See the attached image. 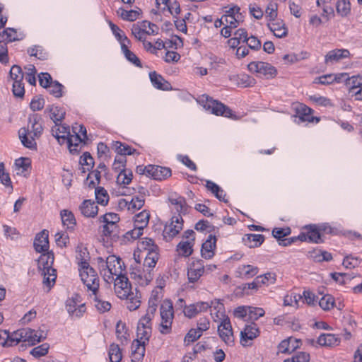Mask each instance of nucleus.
<instances>
[{
  "instance_id": "nucleus-49",
  "label": "nucleus",
  "mask_w": 362,
  "mask_h": 362,
  "mask_svg": "<svg viewBox=\"0 0 362 362\" xmlns=\"http://www.w3.org/2000/svg\"><path fill=\"white\" fill-rule=\"evenodd\" d=\"M192 245L193 244L190 240L181 241L177 245V250L180 255L184 257H189L193 252Z\"/></svg>"
},
{
  "instance_id": "nucleus-30",
  "label": "nucleus",
  "mask_w": 362,
  "mask_h": 362,
  "mask_svg": "<svg viewBox=\"0 0 362 362\" xmlns=\"http://www.w3.org/2000/svg\"><path fill=\"white\" fill-rule=\"evenodd\" d=\"M317 343L321 346H335L340 343V339L334 334H321L317 339Z\"/></svg>"
},
{
  "instance_id": "nucleus-33",
  "label": "nucleus",
  "mask_w": 362,
  "mask_h": 362,
  "mask_svg": "<svg viewBox=\"0 0 362 362\" xmlns=\"http://www.w3.org/2000/svg\"><path fill=\"white\" fill-rule=\"evenodd\" d=\"M169 202L175 205V209L179 214H185L187 213L188 206L186 203L185 199L181 196L173 197L169 198Z\"/></svg>"
},
{
  "instance_id": "nucleus-62",
  "label": "nucleus",
  "mask_w": 362,
  "mask_h": 362,
  "mask_svg": "<svg viewBox=\"0 0 362 362\" xmlns=\"http://www.w3.org/2000/svg\"><path fill=\"white\" fill-rule=\"evenodd\" d=\"M259 281V284L262 286V285H269L274 284L276 281V274L274 273L268 272L263 275H260L256 277Z\"/></svg>"
},
{
  "instance_id": "nucleus-12",
  "label": "nucleus",
  "mask_w": 362,
  "mask_h": 362,
  "mask_svg": "<svg viewBox=\"0 0 362 362\" xmlns=\"http://www.w3.org/2000/svg\"><path fill=\"white\" fill-rule=\"evenodd\" d=\"M296 116L302 122H315L320 121V118L313 115V110L304 104L300 103L296 107Z\"/></svg>"
},
{
  "instance_id": "nucleus-3",
  "label": "nucleus",
  "mask_w": 362,
  "mask_h": 362,
  "mask_svg": "<svg viewBox=\"0 0 362 362\" xmlns=\"http://www.w3.org/2000/svg\"><path fill=\"white\" fill-rule=\"evenodd\" d=\"M198 103L201 104L204 109L210 111L214 115L228 118L233 117V111L231 109L221 102L214 100L207 95L204 94L201 95L198 99Z\"/></svg>"
},
{
  "instance_id": "nucleus-64",
  "label": "nucleus",
  "mask_w": 362,
  "mask_h": 362,
  "mask_svg": "<svg viewBox=\"0 0 362 362\" xmlns=\"http://www.w3.org/2000/svg\"><path fill=\"white\" fill-rule=\"evenodd\" d=\"M9 75L13 81H23L24 77V74L21 68V66L18 65H13L9 72Z\"/></svg>"
},
{
  "instance_id": "nucleus-21",
  "label": "nucleus",
  "mask_w": 362,
  "mask_h": 362,
  "mask_svg": "<svg viewBox=\"0 0 362 362\" xmlns=\"http://www.w3.org/2000/svg\"><path fill=\"white\" fill-rule=\"evenodd\" d=\"M267 27L276 37L282 38L288 35V28L282 20L269 22L267 23Z\"/></svg>"
},
{
  "instance_id": "nucleus-26",
  "label": "nucleus",
  "mask_w": 362,
  "mask_h": 362,
  "mask_svg": "<svg viewBox=\"0 0 362 362\" xmlns=\"http://www.w3.org/2000/svg\"><path fill=\"white\" fill-rule=\"evenodd\" d=\"M77 128L78 127H73V132L75 133V135L69 134L65 141L68 144L69 151L71 153H78L79 152L78 147L84 140L83 139L81 138V136L78 135V133H76Z\"/></svg>"
},
{
  "instance_id": "nucleus-17",
  "label": "nucleus",
  "mask_w": 362,
  "mask_h": 362,
  "mask_svg": "<svg viewBox=\"0 0 362 362\" xmlns=\"http://www.w3.org/2000/svg\"><path fill=\"white\" fill-rule=\"evenodd\" d=\"M51 133L60 144H63L65 143L66 139H67V136L70 134L69 127L58 122V124H54V126L52 127Z\"/></svg>"
},
{
  "instance_id": "nucleus-40",
  "label": "nucleus",
  "mask_w": 362,
  "mask_h": 362,
  "mask_svg": "<svg viewBox=\"0 0 362 362\" xmlns=\"http://www.w3.org/2000/svg\"><path fill=\"white\" fill-rule=\"evenodd\" d=\"M139 248L141 250L147 251V252H159V247L155 244L154 240L151 238H145L139 242Z\"/></svg>"
},
{
  "instance_id": "nucleus-27",
  "label": "nucleus",
  "mask_w": 362,
  "mask_h": 362,
  "mask_svg": "<svg viewBox=\"0 0 362 362\" xmlns=\"http://www.w3.org/2000/svg\"><path fill=\"white\" fill-rule=\"evenodd\" d=\"M242 241L245 245L250 248L259 247L264 241V236L261 234H246Z\"/></svg>"
},
{
  "instance_id": "nucleus-14",
  "label": "nucleus",
  "mask_w": 362,
  "mask_h": 362,
  "mask_svg": "<svg viewBox=\"0 0 362 362\" xmlns=\"http://www.w3.org/2000/svg\"><path fill=\"white\" fill-rule=\"evenodd\" d=\"M211 307V305L208 302L200 301L189 305H185L183 313L185 317L191 319L199 313L206 311Z\"/></svg>"
},
{
  "instance_id": "nucleus-2",
  "label": "nucleus",
  "mask_w": 362,
  "mask_h": 362,
  "mask_svg": "<svg viewBox=\"0 0 362 362\" xmlns=\"http://www.w3.org/2000/svg\"><path fill=\"white\" fill-rule=\"evenodd\" d=\"M97 262L100 274L104 280L110 283L114 280V276L118 277L123 275L124 263L121 258L115 255H109L106 260L101 257L97 258Z\"/></svg>"
},
{
  "instance_id": "nucleus-20",
  "label": "nucleus",
  "mask_w": 362,
  "mask_h": 362,
  "mask_svg": "<svg viewBox=\"0 0 362 362\" xmlns=\"http://www.w3.org/2000/svg\"><path fill=\"white\" fill-rule=\"evenodd\" d=\"M66 308L70 315L76 317H81L86 312L85 303L78 305L76 300L74 298L66 300Z\"/></svg>"
},
{
  "instance_id": "nucleus-47",
  "label": "nucleus",
  "mask_w": 362,
  "mask_h": 362,
  "mask_svg": "<svg viewBox=\"0 0 362 362\" xmlns=\"http://www.w3.org/2000/svg\"><path fill=\"white\" fill-rule=\"evenodd\" d=\"M95 199L98 204L103 206L107 204L109 202V195L106 189L103 187H98L95 189Z\"/></svg>"
},
{
  "instance_id": "nucleus-8",
  "label": "nucleus",
  "mask_w": 362,
  "mask_h": 362,
  "mask_svg": "<svg viewBox=\"0 0 362 362\" xmlns=\"http://www.w3.org/2000/svg\"><path fill=\"white\" fill-rule=\"evenodd\" d=\"M183 228V219L180 214L173 216L168 225H165L163 235L166 241H170Z\"/></svg>"
},
{
  "instance_id": "nucleus-1",
  "label": "nucleus",
  "mask_w": 362,
  "mask_h": 362,
  "mask_svg": "<svg viewBox=\"0 0 362 362\" xmlns=\"http://www.w3.org/2000/svg\"><path fill=\"white\" fill-rule=\"evenodd\" d=\"M28 127H22L18 131L19 139L22 144L30 149H36L35 139H39L43 133L42 118L40 115H29Z\"/></svg>"
},
{
  "instance_id": "nucleus-32",
  "label": "nucleus",
  "mask_w": 362,
  "mask_h": 362,
  "mask_svg": "<svg viewBox=\"0 0 362 362\" xmlns=\"http://www.w3.org/2000/svg\"><path fill=\"white\" fill-rule=\"evenodd\" d=\"M259 269L257 267L247 264L242 265L238 268L237 276L243 279H250L257 274Z\"/></svg>"
},
{
  "instance_id": "nucleus-13",
  "label": "nucleus",
  "mask_w": 362,
  "mask_h": 362,
  "mask_svg": "<svg viewBox=\"0 0 362 362\" xmlns=\"http://www.w3.org/2000/svg\"><path fill=\"white\" fill-rule=\"evenodd\" d=\"M148 176L156 180H165L172 175L171 169L167 167L148 165Z\"/></svg>"
},
{
  "instance_id": "nucleus-25",
  "label": "nucleus",
  "mask_w": 362,
  "mask_h": 362,
  "mask_svg": "<svg viewBox=\"0 0 362 362\" xmlns=\"http://www.w3.org/2000/svg\"><path fill=\"white\" fill-rule=\"evenodd\" d=\"M300 340L293 337L281 341L279 344V351L282 354H291L299 346Z\"/></svg>"
},
{
  "instance_id": "nucleus-16",
  "label": "nucleus",
  "mask_w": 362,
  "mask_h": 362,
  "mask_svg": "<svg viewBox=\"0 0 362 362\" xmlns=\"http://www.w3.org/2000/svg\"><path fill=\"white\" fill-rule=\"evenodd\" d=\"M49 233L47 230H43L37 233L34 240V248L37 252H44L49 249Z\"/></svg>"
},
{
  "instance_id": "nucleus-11",
  "label": "nucleus",
  "mask_w": 362,
  "mask_h": 362,
  "mask_svg": "<svg viewBox=\"0 0 362 362\" xmlns=\"http://www.w3.org/2000/svg\"><path fill=\"white\" fill-rule=\"evenodd\" d=\"M260 334V331L257 325L255 323H251L247 325L244 329L240 332V343L243 346H249L252 345L250 341L254 340Z\"/></svg>"
},
{
  "instance_id": "nucleus-54",
  "label": "nucleus",
  "mask_w": 362,
  "mask_h": 362,
  "mask_svg": "<svg viewBox=\"0 0 362 362\" xmlns=\"http://www.w3.org/2000/svg\"><path fill=\"white\" fill-rule=\"evenodd\" d=\"M140 11H141L140 10L139 11H136V10L127 11L125 9L120 8L119 11V13L121 18L123 20L128 21H134L139 18Z\"/></svg>"
},
{
  "instance_id": "nucleus-6",
  "label": "nucleus",
  "mask_w": 362,
  "mask_h": 362,
  "mask_svg": "<svg viewBox=\"0 0 362 362\" xmlns=\"http://www.w3.org/2000/svg\"><path fill=\"white\" fill-rule=\"evenodd\" d=\"M248 70L255 73L259 77L266 78H274L277 74L276 68L272 64L264 62H251L247 65Z\"/></svg>"
},
{
  "instance_id": "nucleus-53",
  "label": "nucleus",
  "mask_w": 362,
  "mask_h": 362,
  "mask_svg": "<svg viewBox=\"0 0 362 362\" xmlns=\"http://www.w3.org/2000/svg\"><path fill=\"white\" fill-rule=\"evenodd\" d=\"M109 358L110 362H120L122 354L120 348L117 344H112L109 349Z\"/></svg>"
},
{
  "instance_id": "nucleus-19",
  "label": "nucleus",
  "mask_w": 362,
  "mask_h": 362,
  "mask_svg": "<svg viewBox=\"0 0 362 362\" xmlns=\"http://www.w3.org/2000/svg\"><path fill=\"white\" fill-rule=\"evenodd\" d=\"M23 334H22V342L28 343L29 346L35 345L36 343L41 341L45 338L42 334H37V332L30 328H23Z\"/></svg>"
},
{
  "instance_id": "nucleus-60",
  "label": "nucleus",
  "mask_w": 362,
  "mask_h": 362,
  "mask_svg": "<svg viewBox=\"0 0 362 362\" xmlns=\"http://www.w3.org/2000/svg\"><path fill=\"white\" fill-rule=\"evenodd\" d=\"M202 334L197 329H190L185 337L184 344L185 346L189 345L191 343L197 341L202 337Z\"/></svg>"
},
{
  "instance_id": "nucleus-5",
  "label": "nucleus",
  "mask_w": 362,
  "mask_h": 362,
  "mask_svg": "<svg viewBox=\"0 0 362 362\" xmlns=\"http://www.w3.org/2000/svg\"><path fill=\"white\" fill-rule=\"evenodd\" d=\"M81 267H78L81 281L89 291L98 292L99 288V278L95 270L91 267L89 262H83Z\"/></svg>"
},
{
  "instance_id": "nucleus-58",
  "label": "nucleus",
  "mask_w": 362,
  "mask_h": 362,
  "mask_svg": "<svg viewBox=\"0 0 362 362\" xmlns=\"http://www.w3.org/2000/svg\"><path fill=\"white\" fill-rule=\"evenodd\" d=\"M319 305L324 310H329L334 308V298L331 295H325L319 300Z\"/></svg>"
},
{
  "instance_id": "nucleus-4",
  "label": "nucleus",
  "mask_w": 362,
  "mask_h": 362,
  "mask_svg": "<svg viewBox=\"0 0 362 362\" xmlns=\"http://www.w3.org/2000/svg\"><path fill=\"white\" fill-rule=\"evenodd\" d=\"M161 321L159 331L163 334H168L172 332V324L174 319L173 303L170 300H164L160 308Z\"/></svg>"
},
{
  "instance_id": "nucleus-37",
  "label": "nucleus",
  "mask_w": 362,
  "mask_h": 362,
  "mask_svg": "<svg viewBox=\"0 0 362 362\" xmlns=\"http://www.w3.org/2000/svg\"><path fill=\"white\" fill-rule=\"evenodd\" d=\"M346 74H341L339 75H334V74H326L321 76L318 78H315V83L322 84V85H329L334 82H341V77H346Z\"/></svg>"
},
{
  "instance_id": "nucleus-7",
  "label": "nucleus",
  "mask_w": 362,
  "mask_h": 362,
  "mask_svg": "<svg viewBox=\"0 0 362 362\" xmlns=\"http://www.w3.org/2000/svg\"><path fill=\"white\" fill-rule=\"evenodd\" d=\"M218 333L220 338L228 346H233L235 338L230 320L228 316L223 315L221 323L218 326Z\"/></svg>"
},
{
  "instance_id": "nucleus-23",
  "label": "nucleus",
  "mask_w": 362,
  "mask_h": 362,
  "mask_svg": "<svg viewBox=\"0 0 362 362\" xmlns=\"http://www.w3.org/2000/svg\"><path fill=\"white\" fill-rule=\"evenodd\" d=\"M350 52L346 49H335L327 52L325 57L326 64L339 62L349 57Z\"/></svg>"
},
{
  "instance_id": "nucleus-38",
  "label": "nucleus",
  "mask_w": 362,
  "mask_h": 362,
  "mask_svg": "<svg viewBox=\"0 0 362 362\" xmlns=\"http://www.w3.org/2000/svg\"><path fill=\"white\" fill-rule=\"evenodd\" d=\"M308 234V243H320L322 241L321 233L316 225H309L305 226Z\"/></svg>"
},
{
  "instance_id": "nucleus-56",
  "label": "nucleus",
  "mask_w": 362,
  "mask_h": 362,
  "mask_svg": "<svg viewBox=\"0 0 362 362\" xmlns=\"http://www.w3.org/2000/svg\"><path fill=\"white\" fill-rule=\"evenodd\" d=\"M130 274L132 279L138 280V283L142 286L147 285L153 279V276L150 272L144 275V278H143L141 274L139 273V271H138V273L132 272Z\"/></svg>"
},
{
  "instance_id": "nucleus-50",
  "label": "nucleus",
  "mask_w": 362,
  "mask_h": 362,
  "mask_svg": "<svg viewBox=\"0 0 362 362\" xmlns=\"http://www.w3.org/2000/svg\"><path fill=\"white\" fill-rule=\"evenodd\" d=\"M337 12L342 17L347 16L351 11V4L349 0H339L336 5Z\"/></svg>"
},
{
  "instance_id": "nucleus-57",
  "label": "nucleus",
  "mask_w": 362,
  "mask_h": 362,
  "mask_svg": "<svg viewBox=\"0 0 362 362\" xmlns=\"http://www.w3.org/2000/svg\"><path fill=\"white\" fill-rule=\"evenodd\" d=\"M124 299L127 300V308L130 311L136 310L141 305L140 297H138L137 296H134L133 293H131V296L125 298Z\"/></svg>"
},
{
  "instance_id": "nucleus-61",
  "label": "nucleus",
  "mask_w": 362,
  "mask_h": 362,
  "mask_svg": "<svg viewBox=\"0 0 362 362\" xmlns=\"http://www.w3.org/2000/svg\"><path fill=\"white\" fill-rule=\"evenodd\" d=\"M6 35V40L7 42H11L16 40H20L21 38L18 37L16 30L11 28H7L0 33V37H4Z\"/></svg>"
},
{
  "instance_id": "nucleus-55",
  "label": "nucleus",
  "mask_w": 362,
  "mask_h": 362,
  "mask_svg": "<svg viewBox=\"0 0 362 362\" xmlns=\"http://www.w3.org/2000/svg\"><path fill=\"white\" fill-rule=\"evenodd\" d=\"M162 9L163 11L167 9L173 16V18H177V16L180 13L181 11L180 5L176 0H170L169 4H168L166 6H164Z\"/></svg>"
},
{
  "instance_id": "nucleus-34",
  "label": "nucleus",
  "mask_w": 362,
  "mask_h": 362,
  "mask_svg": "<svg viewBox=\"0 0 362 362\" xmlns=\"http://www.w3.org/2000/svg\"><path fill=\"white\" fill-rule=\"evenodd\" d=\"M62 223L68 229H74L76 224L74 214L67 209L62 210L60 212Z\"/></svg>"
},
{
  "instance_id": "nucleus-59",
  "label": "nucleus",
  "mask_w": 362,
  "mask_h": 362,
  "mask_svg": "<svg viewBox=\"0 0 362 362\" xmlns=\"http://www.w3.org/2000/svg\"><path fill=\"white\" fill-rule=\"evenodd\" d=\"M277 9L278 6L276 3L271 1L268 4L265 13L266 17L269 21H274L276 20L278 14Z\"/></svg>"
},
{
  "instance_id": "nucleus-28",
  "label": "nucleus",
  "mask_w": 362,
  "mask_h": 362,
  "mask_svg": "<svg viewBox=\"0 0 362 362\" xmlns=\"http://www.w3.org/2000/svg\"><path fill=\"white\" fill-rule=\"evenodd\" d=\"M45 113H49V117L55 124L62 122L65 117V111L62 108L53 105H48L45 110Z\"/></svg>"
},
{
  "instance_id": "nucleus-63",
  "label": "nucleus",
  "mask_w": 362,
  "mask_h": 362,
  "mask_svg": "<svg viewBox=\"0 0 362 362\" xmlns=\"http://www.w3.org/2000/svg\"><path fill=\"white\" fill-rule=\"evenodd\" d=\"M100 221L105 224H117L119 221V217L115 213H107L100 218Z\"/></svg>"
},
{
  "instance_id": "nucleus-43",
  "label": "nucleus",
  "mask_w": 362,
  "mask_h": 362,
  "mask_svg": "<svg viewBox=\"0 0 362 362\" xmlns=\"http://www.w3.org/2000/svg\"><path fill=\"white\" fill-rule=\"evenodd\" d=\"M76 260L78 267L83 265V262H89L90 256L86 247L82 245H78L76 249Z\"/></svg>"
},
{
  "instance_id": "nucleus-31",
  "label": "nucleus",
  "mask_w": 362,
  "mask_h": 362,
  "mask_svg": "<svg viewBox=\"0 0 362 362\" xmlns=\"http://www.w3.org/2000/svg\"><path fill=\"white\" fill-rule=\"evenodd\" d=\"M345 81L346 86L349 88V92L351 93L355 96V92L357 91V89L362 86V76L357 75L353 76L351 77H348V74H346V77H341V81Z\"/></svg>"
},
{
  "instance_id": "nucleus-36",
  "label": "nucleus",
  "mask_w": 362,
  "mask_h": 362,
  "mask_svg": "<svg viewBox=\"0 0 362 362\" xmlns=\"http://www.w3.org/2000/svg\"><path fill=\"white\" fill-rule=\"evenodd\" d=\"M90 297L93 300V303L96 309L101 313H105L111 308V304L108 301L101 300L98 296L97 292H92Z\"/></svg>"
},
{
  "instance_id": "nucleus-46",
  "label": "nucleus",
  "mask_w": 362,
  "mask_h": 362,
  "mask_svg": "<svg viewBox=\"0 0 362 362\" xmlns=\"http://www.w3.org/2000/svg\"><path fill=\"white\" fill-rule=\"evenodd\" d=\"M22 329H18L13 332L11 334H8L7 339L3 342L6 346H13L18 344L19 342H22V334H23Z\"/></svg>"
},
{
  "instance_id": "nucleus-29",
  "label": "nucleus",
  "mask_w": 362,
  "mask_h": 362,
  "mask_svg": "<svg viewBox=\"0 0 362 362\" xmlns=\"http://www.w3.org/2000/svg\"><path fill=\"white\" fill-rule=\"evenodd\" d=\"M146 344H139L138 341H133L132 344V362H142L144 355Z\"/></svg>"
},
{
  "instance_id": "nucleus-24",
  "label": "nucleus",
  "mask_w": 362,
  "mask_h": 362,
  "mask_svg": "<svg viewBox=\"0 0 362 362\" xmlns=\"http://www.w3.org/2000/svg\"><path fill=\"white\" fill-rule=\"evenodd\" d=\"M149 78L153 86L157 89L168 90L171 88L170 83L155 71L149 73Z\"/></svg>"
},
{
  "instance_id": "nucleus-15",
  "label": "nucleus",
  "mask_w": 362,
  "mask_h": 362,
  "mask_svg": "<svg viewBox=\"0 0 362 362\" xmlns=\"http://www.w3.org/2000/svg\"><path fill=\"white\" fill-rule=\"evenodd\" d=\"M54 263V254L48 251L42 252L37 260V267L39 270H47V274L49 272H56V270L52 268Z\"/></svg>"
},
{
  "instance_id": "nucleus-51",
  "label": "nucleus",
  "mask_w": 362,
  "mask_h": 362,
  "mask_svg": "<svg viewBox=\"0 0 362 362\" xmlns=\"http://www.w3.org/2000/svg\"><path fill=\"white\" fill-rule=\"evenodd\" d=\"M110 27L111 28L112 32L114 35L117 38V40L122 45V42L129 45L130 40L127 38V37L124 34V32L115 24L110 22Z\"/></svg>"
},
{
  "instance_id": "nucleus-45",
  "label": "nucleus",
  "mask_w": 362,
  "mask_h": 362,
  "mask_svg": "<svg viewBox=\"0 0 362 362\" xmlns=\"http://www.w3.org/2000/svg\"><path fill=\"white\" fill-rule=\"evenodd\" d=\"M159 252H147L144 262V267L147 268L148 272H151V269L155 267L159 259Z\"/></svg>"
},
{
  "instance_id": "nucleus-42",
  "label": "nucleus",
  "mask_w": 362,
  "mask_h": 362,
  "mask_svg": "<svg viewBox=\"0 0 362 362\" xmlns=\"http://www.w3.org/2000/svg\"><path fill=\"white\" fill-rule=\"evenodd\" d=\"M291 233V230L289 227L286 228H274L272 230V235L274 238H276L279 241V244L281 246H284L282 243L283 240H286V236L289 235Z\"/></svg>"
},
{
  "instance_id": "nucleus-41",
  "label": "nucleus",
  "mask_w": 362,
  "mask_h": 362,
  "mask_svg": "<svg viewBox=\"0 0 362 362\" xmlns=\"http://www.w3.org/2000/svg\"><path fill=\"white\" fill-rule=\"evenodd\" d=\"M133 178V173L130 169L123 168L117 177V183L119 185H129Z\"/></svg>"
},
{
  "instance_id": "nucleus-44",
  "label": "nucleus",
  "mask_w": 362,
  "mask_h": 362,
  "mask_svg": "<svg viewBox=\"0 0 362 362\" xmlns=\"http://www.w3.org/2000/svg\"><path fill=\"white\" fill-rule=\"evenodd\" d=\"M149 218V212L146 210H144L135 216L134 226H139L140 228H141L144 229V228H146L148 224Z\"/></svg>"
},
{
  "instance_id": "nucleus-22",
  "label": "nucleus",
  "mask_w": 362,
  "mask_h": 362,
  "mask_svg": "<svg viewBox=\"0 0 362 362\" xmlns=\"http://www.w3.org/2000/svg\"><path fill=\"white\" fill-rule=\"evenodd\" d=\"M81 213L85 217H95L98 213V207L95 202L90 199L84 200L79 206Z\"/></svg>"
},
{
  "instance_id": "nucleus-35",
  "label": "nucleus",
  "mask_w": 362,
  "mask_h": 362,
  "mask_svg": "<svg viewBox=\"0 0 362 362\" xmlns=\"http://www.w3.org/2000/svg\"><path fill=\"white\" fill-rule=\"evenodd\" d=\"M121 49L122 53L124 54L125 58L132 64H133L136 67L141 68L142 64L139 59V58L131 50L128 48V44L124 42L122 43Z\"/></svg>"
},
{
  "instance_id": "nucleus-52",
  "label": "nucleus",
  "mask_w": 362,
  "mask_h": 362,
  "mask_svg": "<svg viewBox=\"0 0 362 362\" xmlns=\"http://www.w3.org/2000/svg\"><path fill=\"white\" fill-rule=\"evenodd\" d=\"M158 298L156 295H153L150 297L148 300V306L146 310V313L144 315L145 317H148L151 320L155 315V313L157 310Z\"/></svg>"
},
{
  "instance_id": "nucleus-10",
  "label": "nucleus",
  "mask_w": 362,
  "mask_h": 362,
  "mask_svg": "<svg viewBox=\"0 0 362 362\" xmlns=\"http://www.w3.org/2000/svg\"><path fill=\"white\" fill-rule=\"evenodd\" d=\"M187 268V278L189 282L195 283L204 274V265L202 259L192 258Z\"/></svg>"
},
{
  "instance_id": "nucleus-48",
  "label": "nucleus",
  "mask_w": 362,
  "mask_h": 362,
  "mask_svg": "<svg viewBox=\"0 0 362 362\" xmlns=\"http://www.w3.org/2000/svg\"><path fill=\"white\" fill-rule=\"evenodd\" d=\"M137 339L134 341H138L139 344H146L148 342L149 338L151 335V328H141L137 327Z\"/></svg>"
},
{
  "instance_id": "nucleus-18",
  "label": "nucleus",
  "mask_w": 362,
  "mask_h": 362,
  "mask_svg": "<svg viewBox=\"0 0 362 362\" xmlns=\"http://www.w3.org/2000/svg\"><path fill=\"white\" fill-rule=\"evenodd\" d=\"M216 236L210 234L207 240L202 244L201 253L202 257L208 259L214 255V250L216 248Z\"/></svg>"
},
{
  "instance_id": "nucleus-39",
  "label": "nucleus",
  "mask_w": 362,
  "mask_h": 362,
  "mask_svg": "<svg viewBox=\"0 0 362 362\" xmlns=\"http://www.w3.org/2000/svg\"><path fill=\"white\" fill-rule=\"evenodd\" d=\"M112 148L115 149L117 154L124 156L126 155H132L136 152L135 148L120 141L113 142Z\"/></svg>"
},
{
  "instance_id": "nucleus-9",
  "label": "nucleus",
  "mask_w": 362,
  "mask_h": 362,
  "mask_svg": "<svg viewBox=\"0 0 362 362\" xmlns=\"http://www.w3.org/2000/svg\"><path fill=\"white\" fill-rule=\"evenodd\" d=\"M113 281L115 291L118 298L124 299L131 296L132 286L125 274L116 277Z\"/></svg>"
}]
</instances>
